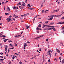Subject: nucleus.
I'll return each mask as SVG.
<instances>
[{
    "label": "nucleus",
    "mask_w": 64,
    "mask_h": 64,
    "mask_svg": "<svg viewBox=\"0 0 64 64\" xmlns=\"http://www.w3.org/2000/svg\"><path fill=\"white\" fill-rule=\"evenodd\" d=\"M8 42H12V41L10 40H8Z\"/></svg>",
    "instance_id": "17"
},
{
    "label": "nucleus",
    "mask_w": 64,
    "mask_h": 64,
    "mask_svg": "<svg viewBox=\"0 0 64 64\" xmlns=\"http://www.w3.org/2000/svg\"><path fill=\"white\" fill-rule=\"evenodd\" d=\"M60 50H58V51L57 52H58V53H60Z\"/></svg>",
    "instance_id": "35"
},
{
    "label": "nucleus",
    "mask_w": 64,
    "mask_h": 64,
    "mask_svg": "<svg viewBox=\"0 0 64 64\" xmlns=\"http://www.w3.org/2000/svg\"><path fill=\"white\" fill-rule=\"evenodd\" d=\"M2 4H4V2H2Z\"/></svg>",
    "instance_id": "54"
},
{
    "label": "nucleus",
    "mask_w": 64,
    "mask_h": 64,
    "mask_svg": "<svg viewBox=\"0 0 64 64\" xmlns=\"http://www.w3.org/2000/svg\"><path fill=\"white\" fill-rule=\"evenodd\" d=\"M62 19H64V16H63L62 17V18H61Z\"/></svg>",
    "instance_id": "38"
},
{
    "label": "nucleus",
    "mask_w": 64,
    "mask_h": 64,
    "mask_svg": "<svg viewBox=\"0 0 64 64\" xmlns=\"http://www.w3.org/2000/svg\"><path fill=\"white\" fill-rule=\"evenodd\" d=\"M26 3H27V0H26Z\"/></svg>",
    "instance_id": "49"
},
{
    "label": "nucleus",
    "mask_w": 64,
    "mask_h": 64,
    "mask_svg": "<svg viewBox=\"0 0 64 64\" xmlns=\"http://www.w3.org/2000/svg\"><path fill=\"white\" fill-rule=\"evenodd\" d=\"M15 46H17V44L15 43Z\"/></svg>",
    "instance_id": "36"
},
{
    "label": "nucleus",
    "mask_w": 64,
    "mask_h": 64,
    "mask_svg": "<svg viewBox=\"0 0 64 64\" xmlns=\"http://www.w3.org/2000/svg\"><path fill=\"white\" fill-rule=\"evenodd\" d=\"M56 2H57V3H58V4H60V2H59V1L57 0L56 1Z\"/></svg>",
    "instance_id": "12"
},
{
    "label": "nucleus",
    "mask_w": 64,
    "mask_h": 64,
    "mask_svg": "<svg viewBox=\"0 0 64 64\" xmlns=\"http://www.w3.org/2000/svg\"><path fill=\"white\" fill-rule=\"evenodd\" d=\"M59 59H60V60H61V57H59Z\"/></svg>",
    "instance_id": "64"
},
{
    "label": "nucleus",
    "mask_w": 64,
    "mask_h": 64,
    "mask_svg": "<svg viewBox=\"0 0 64 64\" xmlns=\"http://www.w3.org/2000/svg\"><path fill=\"white\" fill-rule=\"evenodd\" d=\"M48 21L44 23V24H46H46H48Z\"/></svg>",
    "instance_id": "28"
},
{
    "label": "nucleus",
    "mask_w": 64,
    "mask_h": 64,
    "mask_svg": "<svg viewBox=\"0 0 64 64\" xmlns=\"http://www.w3.org/2000/svg\"><path fill=\"white\" fill-rule=\"evenodd\" d=\"M56 51H59V50L57 48H56Z\"/></svg>",
    "instance_id": "55"
},
{
    "label": "nucleus",
    "mask_w": 64,
    "mask_h": 64,
    "mask_svg": "<svg viewBox=\"0 0 64 64\" xmlns=\"http://www.w3.org/2000/svg\"><path fill=\"white\" fill-rule=\"evenodd\" d=\"M48 17H50V18L48 19V20H49L50 21V20H52L53 18V16H48Z\"/></svg>",
    "instance_id": "2"
},
{
    "label": "nucleus",
    "mask_w": 64,
    "mask_h": 64,
    "mask_svg": "<svg viewBox=\"0 0 64 64\" xmlns=\"http://www.w3.org/2000/svg\"><path fill=\"white\" fill-rule=\"evenodd\" d=\"M5 15H9V14L8 13H5Z\"/></svg>",
    "instance_id": "25"
},
{
    "label": "nucleus",
    "mask_w": 64,
    "mask_h": 64,
    "mask_svg": "<svg viewBox=\"0 0 64 64\" xmlns=\"http://www.w3.org/2000/svg\"><path fill=\"white\" fill-rule=\"evenodd\" d=\"M26 28L27 29H29V26H28V25L26 26Z\"/></svg>",
    "instance_id": "20"
},
{
    "label": "nucleus",
    "mask_w": 64,
    "mask_h": 64,
    "mask_svg": "<svg viewBox=\"0 0 64 64\" xmlns=\"http://www.w3.org/2000/svg\"><path fill=\"white\" fill-rule=\"evenodd\" d=\"M21 5V2H19V3H18L17 4V6H19V5Z\"/></svg>",
    "instance_id": "10"
},
{
    "label": "nucleus",
    "mask_w": 64,
    "mask_h": 64,
    "mask_svg": "<svg viewBox=\"0 0 64 64\" xmlns=\"http://www.w3.org/2000/svg\"><path fill=\"white\" fill-rule=\"evenodd\" d=\"M64 63V60H63L62 62V64H63Z\"/></svg>",
    "instance_id": "14"
},
{
    "label": "nucleus",
    "mask_w": 64,
    "mask_h": 64,
    "mask_svg": "<svg viewBox=\"0 0 64 64\" xmlns=\"http://www.w3.org/2000/svg\"><path fill=\"white\" fill-rule=\"evenodd\" d=\"M18 37H20V36H21V35L18 34Z\"/></svg>",
    "instance_id": "48"
},
{
    "label": "nucleus",
    "mask_w": 64,
    "mask_h": 64,
    "mask_svg": "<svg viewBox=\"0 0 64 64\" xmlns=\"http://www.w3.org/2000/svg\"><path fill=\"white\" fill-rule=\"evenodd\" d=\"M21 6H22V7H23V6H25V4H22L21 5Z\"/></svg>",
    "instance_id": "23"
},
{
    "label": "nucleus",
    "mask_w": 64,
    "mask_h": 64,
    "mask_svg": "<svg viewBox=\"0 0 64 64\" xmlns=\"http://www.w3.org/2000/svg\"><path fill=\"white\" fill-rule=\"evenodd\" d=\"M12 20H14V21H15V20L14 18H12Z\"/></svg>",
    "instance_id": "46"
},
{
    "label": "nucleus",
    "mask_w": 64,
    "mask_h": 64,
    "mask_svg": "<svg viewBox=\"0 0 64 64\" xmlns=\"http://www.w3.org/2000/svg\"><path fill=\"white\" fill-rule=\"evenodd\" d=\"M9 51H10L9 50H8V53H9Z\"/></svg>",
    "instance_id": "61"
},
{
    "label": "nucleus",
    "mask_w": 64,
    "mask_h": 64,
    "mask_svg": "<svg viewBox=\"0 0 64 64\" xmlns=\"http://www.w3.org/2000/svg\"><path fill=\"white\" fill-rule=\"evenodd\" d=\"M27 6H28L29 7H31L32 6H30V4H28L27 5Z\"/></svg>",
    "instance_id": "11"
},
{
    "label": "nucleus",
    "mask_w": 64,
    "mask_h": 64,
    "mask_svg": "<svg viewBox=\"0 0 64 64\" xmlns=\"http://www.w3.org/2000/svg\"><path fill=\"white\" fill-rule=\"evenodd\" d=\"M3 58V56H0V58Z\"/></svg>",
    "instance_id": "30"
},
{
    "label": "nucleus",
    "mask_w": 64,
    "mask_h": 64,
    "mask_svg": "<svg viewBox=\"0 0 64 64\" xmlns=\"http://www.w3.org/2000/svg\"><path fill=\"white\" fill-rule=\"evenodd\" d=\"M13 16L14 17V16H15V17H16V15L14 14V16Z\"/></svg>",
    "instance_id": "63"
},
{
    "label": "nucleus",
    "mask_w": 64,
    "mask_h": 64,
    "mask_svg": "<svg viewBox=\"0 0 64 64\" xmlns=\"http://www.w3.org/2000/svg\"><path fill=\"white\" fill-rule=\"evenodd\" d=\"M43 36H42L38 37H37L36 38H35L34 39H38V38H40V37H43Z\"/></svg>",
    "instance_id": "7"
},
{
    "label": "nucleus",
    "mask_w": 64,
    "mask_h": 64,
    "mask_svg": "<svg viewBox=\"0 0 64 64\" xmlns=\"http://www.w3.org/2000/svg\"><path fill=\"white\" fill-rule=\"evenodd\" d=\"M18 18V16H16L15 18Z\"/></svg>",
    "instance_id": "59"
},
{
    "label": "nucleus",
    "mask_w": 64,
    "mask_h": 64,
    "mask_svg": "<svg viewBox=\"0 0 64 64\" xmlns=\"http://www.w3.org/2000/svg\"><path fill=\"white\" fill-rule=\"evenodd\" d=\"M36 30H42V29L41 28H39L38 27V28H37Z\"/></svg>",
    "instance_id": "5"
},
{
    "label": "nucleus",
    "mask_w": 64,
    "mask_h": 64,
    "mask_svg": "<svg viewBox=\"0 0 64 64\" xmlns=\"http://www.w3.org/2000/svg\"><path fill=\"white\" fill-rule=\"evenodd\" d=\"M4 48H5V50L6 51H7V49H8L7 46H5L4 47Z\"/></svg>",
    "instance_id": "8"
},
{
    "label": "nucleus",
    "mask_w": 64,
    "mask_h": 64,
    "mask_svg": "<svg viewBox=\"0 0 64 64\" xmlns=\"http://www.w3.org/2000/svg\"><path fill=\"white\" fill-rule=\"evenodd\" d=\"M28 9H30V10H33L34 9V8H28Z\"/></svg>",
    "instance_id": "22"
},
{
    "label": "nucleus",
    "mask_w": 64,
    "mask_h": 64,
    "mask_svg": "<svg viewBox=\"0 0 64 64\" xmlns=\"http://www.w3.org/2000/svg\"><path fill=\"white\" fill-rule=\"evenodd\" d=\"M35 18H34L33 21H35Z\"/></svg>",
    "instance_id": "53"
},
{
    "label": "nucleus",
    "mask_w": 64,
    "mask_h": 64,
    "mask_svg": "<svg viewBox=\"0 0 64 64\" xmlns=\"http://www.w3.org/2000/svg\"><path fill=\"white\" fill-rule=\"evenodd\" d=\"M37 52H38V53H40V52H39V51L38 50H37Z\"/></svg>",
    "instance_id": "52"
},
{
    "label": "nucleus",
    "mask_w": 64,
    "mask_h": 64,
    "mask_svg": "<svg viewBox=\"0 0 64 64\" xmlns=\"http://www.w3.org/2000/svg\"><path fill=\"white\" fill-rule=\"evenodd\" d=\"M20 64H22V62H20Z\"/></svg>",
    "instance_id": "45"
},
{
    "label": "nucleus",
    "mask_w": 64,
    "mask_h": 64,
    "mask_svg": "<svg viewBox=\"0 0 64 64\" xmlns=\"http://www.w3.org/2000/svg\"><path fill=\"white\" fill-rule=\"evenodd\" d=\"M10 46H11L12 47V48H14V47H13V46L11 44H10Z\"/></svg>",
    "instance_id": "13"
},
{
    "label": "nucleus",
    "mask_w": 64,
    "mask_h": 64,
    "mask_svg": "<svg viewBox=\"0 0 64 64\" xmlns=\"http://www.w3.org/2000/svg\"><path fill=\"white\" fill-rule=\"evenodd\" d=\"M8 2V1H6V2H4V4H6V3H7V2Z\"/></svg>",
    "instance_id": "51"
},
{
    "label": "nucleus",
    "mask_w": 64,
    "mask_h": 64,
    "mask_svg": "<svg viewBox=\"0 0 64 64\" xmlns=\"http://www.w3.org/2000/svg\"><path fill=\"white\" fill-rule=\"evenodd\" d=\"M44 11V10H42V13H43V12Z\"/></svg>",
    "instance_id": "60"
},
{
    "label": "nucleus",
    "mask_w": 64,
    "mask_h": 64,
    "mask_svg": "<svg viewBox=\"0 0 64 64\" xmlns=\"http://www.w3.org/2000/svg\"><path fill=\"white\" fill-rule=\"evenodd\" d=\"M22 17H24V15H22L21 16Z\"/></svg>",
    "instance_id": "47"
},
{
    "label": "nucleus",
    "mask_w": 64,
    "mask_h": 64,
    "mask_svg": "<svg viewBox=\"0 0 64 64\" xmlns=\"http://www.w3.org/2000/svg\"><path fill=\"white\" fill-rule=\"evenodd\" d=\"M61 44H62V45H63V43L62 42H60Z\"/></svg>",
    "instance_id": "42"
},
{
    "label": "nucleus",
    "mask_w": 64,
    "mask_h": 64,
    "mask_svg": "<svg viewBox=\"0 0 64 64\" xmlns=\"http://www.w3.org/2000/svg\"><path fill=\"white\" fill-rule=\"evenodd\" d=\"M4 42H6L7 41V40H4Z\"/></svg>",
    "instance_id": "26"
},
{
    "label": "nucleus",
    "mask_w": 64,
    "mask_h": 64,
    "mask_svg": "<svg viewBox=\"0 0 64 64\" xmlns=\"http://www.w3.org/2000/svg\"><path fill=\"white\" fill-rule=\"evenodd\" d=\"M52 29H53L54 31H56V30H55L53 28H52Z\"/></svg>",
    "instance_id": "32"
},
{
    "label": "nucleus",
    "mask_w": 64,
    "mask_h": 64,
    "mask_svg": "<svg viewBox=\"0 0 64 64\" xmlns=\"http://www.w3.org/2000/svg\"><path fill=\"white\" fill-rule=\"evenodd\" d=\"M12 18H11V16H10L8 18L6 19V20H7L8 22H10V21H12Z\"/></svg>",
    "instance_id": "1"
},
{
    "label": "nucleus",
    "mask_w": 64,
    "mask_h": 64,
    "mask_svg": "<svg viewBox=\"0 0 64 64\" xmlns=\"http://www.w3.org/2000/svg\"><path fill=\"white\" fill-rule=\"evenodd\" d=\"M19 8H20V9H23V7L21 6H19Z\"/></svg>",
    "instance_id": "18"
},
{
    "label": "nucleus",
    "mask_w": 64,
    "mask_h": 64,
    "mask_svg": "<svg viewBox=\"0 0 64 64\" xmlns=\"http://www.w3.org/2000/svg\"><path fill=\"white\" fill-rule=\"evenodd\" d=\"M58 11H59V10H56L53 11V13H56V12H57Z\"/></svg>",
    "instance_id": "3"
},
{
    "label": "nucleus",
    "mask_w": 64,
    "mask_h": 64,
    "mask_svg": "<svg viewBox=\"0 0 64 64\" xmlns=\"http://www.w3.org/2000/svg\"><path fill=\"white\" fill-rule=\"evenodd\" d=\"M46 26H47H47H48V25H45L44 24H43V27H42V28H44V27H45Z\"/></svg>",
    "instance_id": "9"
},
{
    "label": "nucleus",
    "mask_w": 64,
    "mask_h": 64,
    "mask_svg": "<svg viewBox=\"0 0 64 64\" xmlns=\"http://www.w3.org/2000/svg\"><path fill=\"white\" fill-rule=\"evenodd\" d=\"M7 10H8V11H10V10L9 8V7H8L7 8Z\"/></svg>",
    "instance_id": "15"
},
{
    "label": "nucleus",
    "mask_w": 64,
    "mask_h": 64,
    "mask_svg": "<svg viewBox=\"0 0 64 64\" xmlns=\"http://www.w3.org/2000/svg\"><path fill=\"white\" fill-rule=\"evenodd\" d=\"M27 46V44H25L24 45V46L25 47H26V46Z\"/></svg>",
    "instance_id": "34"
},
{
    "label": "nucleus",
    "mask_w": 64,
    "mask_h": 64,
    "mask_svg": "<svg viewBox=\"0 0 64 64\" xmlns=\"http://www.w3.org/2000/svg\"><path fill=\"white\" fill-rule=\"evenodd\" d=\"M26 14V16H28V14Z\"/></svg>",
    "instance_id": "57"
},
{
    "label": "nucleus",
    "mask_w": 64,
    "mask_h": 64,
    "mask_svg": "<svg viewBox=\"0 0 64 64\" xmlns=\"http://www.w3.org/2000/svg\"><path fill=\"white\" fill-rule=\"evenodd\" d=\"M6 37V36H3L2 35V36H0V37Z\"/></svg>",
    "instance_id": "21"
},
{
    "label": "nucleus",
    "mask_w": 64,
    "mask_h": 64,
    "mask_svg": "<svg viewBox=\"0 0 64 64\" xmlns=\"http://www.w3.org/2000/svg\"><path fill=\"white\" fill-rule=\"evenodd\" d=\"M40 15H37L36 16V17H35V18H36V17H38V16H40Z\"/></svg>",
    "instance_id": "29"
},
{
    "label": "nucleus",
    "mask_w": 64,
    "mask_h": 64,
    "mask_svg": "<svg viewBox=\"0 0 64 64\" xmlns=\"http://www.w3.org/2000/svg\"><path fill=\"white\" fill-rule=\"evenodd\" d=\"M56 17H59V15L58 16H56V15H55Z\"/></svg>",
    "instance_id": "39"
},
{
    "label": "nucleus",
    "mask_w": 64,
    "mask_h": 64,
    "mask_svg": "<svg viewBox=\"0 0 64 64\" xmlns=\"http://www.w3.org/2000/svg\"><path fill=\"white\" fill-rule=\"evenodd\" d=\"M47 27H52V26H50L49 25H48V26H47Z\"/></svg>",
    "instance_id": "31"
},
{
    "label": "nucleus",
    "mask_w": 64,
    "mask_h": 64,
    "mask_svg": "<svg viewBox=\"0 0 64 64\" xmlns=\"http://www.w3.org/2000/svg\"><path fill=\"white\" fill-rule=\"evenodd\" d=\"M1 35H2V33H0V36H1Z\"/></svg>",
    "instance_id": "62"
},
{
    "label": "nucleus",
    "mask_w": 64,
    "mask_h": 64,
    "mask_svg": "<svg viewBox=\"0 0 64 64\" xmlns=\"http://www.w3.org/2000/svg\"><path fill=\"white\" fill-rule=\"evenodd\" d=\"M3 44H2L1 43H0V46H2V45Z\"/></svg>",
    "instance_id": "50"
},
{
    "label": "nucleus",
    "mask_w": 64,
    "mask_h": 64,
    "mask_svg": "<svg viewBox=\"0 0 64 64\" xmlns=\"http://www.w3.org/2000/svg\"><path fill=\"white\" fill-rule=\"evenodd\" d=\"M27 42L28 43H30H30H31V42H30L29 41Z\"/></svg>",
    "instance_id": "37"
},
{
    "label": "nucleus",
    "mask_w": 64,
    "mask_h": 64,
    "mask_svg": "<svg viewBox=\"0 0 64 64\" xmlns=\"http://www.w3.org/2000/svg\"><path fill=\"white\" fill-rule=\"evenodd\" d=\"M12 8H13V9H17L18 8L17 7H16L15 6H14V7H13Z\"/></svg>",
    "instance_id": "6"
},
{
    "label": "nucleus",
    "mask_w": 64,
    "mask_h": 64,
    "mask_svg": "<svg viewBox=\"0 0 64 64\" xmlns=\"http://www.w3.org/2000/svg\"><path fill=\"white\" fill-rule=\"evenodd\" d=\"M14 37H16V38L18 37V36H17V35H16V36H14Z\"/></svg>",
    "instance_id": "33"
},
{
    "label": "nucleus",
    "mask_w": 64,
    "mask_h": 64,
    "mask_svg": "<svg viewBox=\"0 0 64 64\" xmlns=\"http://www.w3.org/2000/svg\"><path fill=\"white\" fill-rule=\"evenodd\" d=\"M14 58H15V56H14V55L13 56L12 58V59H14Z\"/></svg>",
    "instance_id": "27"
},
{
    "label": "nucleus",
    "mask_w": 64,
    "mask_h": 64,
    "mask_svg": "<svg viewBox=\"0 0 64 64\" xmlns=\"http://www.w3.org/2000/svg\"><path fill=\"white\" fill-rule=\"evenodd\" d=\"M22 4H25V3L24 2H22Z\"/></svg>",
    "instance_id": "44"
},
{
    "label": "nucleus",
    "mask_w": 64,
    "mask_h": 64,
    "mask_svg": "<svg viewBox=\"0 0 64 64\" xmlns=\"http://www.w3.org/2000/svg\"><path fill=\"white\" fill-rule=\"evenodd\" d=\"M54 23H51L50 24V25H52L53 24H54Z\"/></svg>",
    "instance_id": "16"
},
{
    "label": "nucleus",
    "mask_w": 64,
    "mask_h": 64,
    "mask_svg": "<svg viewBox=\"0 0 64 64\" xmlns=\"http://www.w3.org/2000/svg\"><path fill=\"white\" fill-rule=\"evenodd\" d=\"M0 54H1V55H3V53L2 52L0 53Z\"/></svg>",
    "instance_id": "56"
},
{
    "label": "nucleus",
    "mask_w": 64,
    "mask_h": 64,
    "mask_svg": "<svg viewBox=\"0 0 64 64\" xmlns=\"http://www.w3.org/2000/svg\"><path fill=\"white\" fill-rule=\"evenodd\" d=\"M51 51V50H49L48 51V52H50Z\"/></svg>",
    "instance_id": "43"
},
{
    "label": "nucleus",
    "mask_w": 64,
    "mask_h": 64,
    "mask_svg": "<svg viewBox=\"0 0 64 64\" xmlns=\"http://www.w3.org/2000/svg\"><path fill=\"white\" fill-rule=\"evenodd\" d=\"M41 26V25L40 24H39L38 26V27H40Z\"/></svg>",
    "instance_id": "24"
},
{
    "label": "nucleus",
    "mask_w": 64,
    "mask_h": 64,
    "mask_svg": "<svg viewBox=\"0 0 64 64\" xmlns=\"http://www.w3.org/2000/svg\"><path fill=\"white\" fill-rule=\"evenodd\" d=\"M52 29V28H48V30H51Z\"/></svg>",
    "instance_id": "19"
},
{
    "label": "nucleus",
    "mask_w": 64,
    "mask_h": 64,
    "mask_svg": "<svg viewBox=\"0 0 64 64\" xmlns=\"http://www.w3.org/2000/svg\"><path fill=\"white\" fill-rule=\"evenodd\" d=\"M0 61H3L4 60V59H0Z\"/></svg>",
    "instance_id": "41"
},
{
    "label": "nucleus",
    "mask_w": 64,
    "mask_h": 64,
    "mask_svg": "<svg viewBox=\"0 0 64 64\" xmlns=\"http://www.w3.org/2000/svg\"><path fill=\"white\" fill-rule=\"evenodd\" d=\"M48 54H49L50 55H51V53L50 52H48Z\"/></svg>",
    "instance_id": "40"
},
{
    "label": "nucleus",
    "mask_w": 64,
    "mask_h": 64,
    "mask_svg": "<svg viewBox=\"0 0 64 64\" xmlns=\"http://www.w3.org/2000/svg\"><path fill=\"white\" fill-rule=\"evenodd\" d=\"M58 24H64V22H60L57 23Z\"/></svg>",
    "instance_id": "4"
},
{
    "label": "nucleus",
    "mask_w": 64,
    "mask_h": 64,
    "mask_svg": "<svg viewBox=\"0 0 64 64\" xmlns=\"http://www.w3.org/2000/svg\"><path fill=\"white\" fill-rule=\"evenodd\" d=\"M4 10H5V6H4Z\"/></svg>",
    "instance_id": "58"
}]
</instances>
